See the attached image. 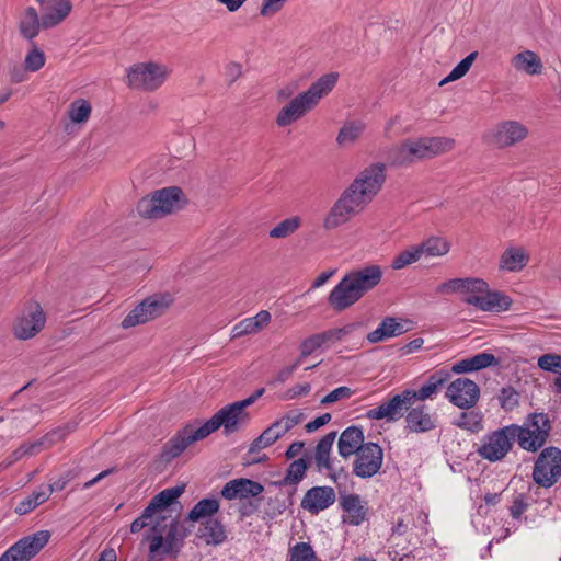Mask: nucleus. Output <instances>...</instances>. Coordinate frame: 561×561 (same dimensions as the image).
<instances>
[{
	"instance_id": "nucleus-30",
	"label": "nucleus",
	"mask_w": 561,
	"mask_h": 561,
	"mask_svg": "<svg viewBox=\"0 0 561 561\" xmlns=\"http://www.w3.org/2000/svg\"><path fill=\"white\" fill-rule=\"evenodd\" d=\"M529 262V254L523 248H507L500 257V270L507 272H519Z\"/></svg>"
},
{
	"instance_id": "nucleus-20",
	"label": "nucleus",
	"mask_w": 561,
	"mask_h": 561,
	"mask_svg": "<svg viewBox=\"0 0 561 561\" xmlns=\"http://www.w3.org/2000/svg\"><path fill=\"white\" fill-rule=\"evenodd\" d=\"M335 500L336 495L332 486H312L305 493L300 507L317 515L333 505Z\"/></svg>"
},
{
	"instance_id": "nucleus-8",
	"label": "nucleus",
	"mask_w": 561,
	"mask_h": 561,
	"mask_svg": "<svg viewBox=\"0 0 561 561\" xmlns=\"http://www.w3.org/2000/svg\"><path fill=\"white\" fill-rule=\"evenodd\" d=\"M170 70L165 65L139 62L127 69V85L146 92L157 91L167 80Z\"/></svg>"
},
{
	"instance_id": "nucleus-25",
	"label": "nucleus",
	"mask_w": 561,
	"mask_h": 561,
	"mask_svg": "<svg viewBox=\"0 0 561 561\" xmlns=\"http://www.w3.org/2000/svg\"><path fill=\"white\" fill-rule=\"evenodd\" d=\"M70 0H49L42 14L43 28H50L61 23L71 12Z\"/></svg>"
},
{
	"instance_id": "nucleus-55",
	"label": "nucleus",
	"mask_w": 561,
	"mask_h": 561,
	"mask_svg": "<svg viewBox=\"0 0 561 561\" xmlns=\"http://www.w3.org/2000/svg\"><path fill=\"white\" fill-rule=\"evenodd\" d=\"M465 285V278H451L439 284L435 291L437 295L461 294Z\"/></svg>"
},
{
	"instance_id": "nucleus-54",
	"label": "nucleus",
	"mask_w": 561,
	"mask_h": 561,
	"mask_svg": "<svg viewBox=\"0 0 561 561\" xmlns=\"http://www.w3.org/2000/svg\"><path fill=\"white\" fill-rule=\"evenodd\" d=\"M469 359L473 371L481 370L490 366H497L500 364L499 358H496L493 354L486 352L476 354L469 357Z\"/></svg>"
},
{
	"instance_id": "nucleus-3",
	"label": "nucleus",
	"mask_w": 561,
	"mask_h": 561,
	"mask_svg": "<svg viewBox=\"0 0 561 561\" xmlns=\"http://www.w3.org/2000/svg\"><path fill=\"white\" fill-rule=\"evenodd\" d=\"M450 377L449 370L439 369L432 374L419 390H404L393 396L389 401L368 410L366 417L369 420L387 419L388 421H397L403 416L404 411H408L416 400L424 401L436 396Z\"/></svg>"
},
{
	"instance_id": "nucleus-11",
	"label": "nucleus",
	"mask_w": 561,
	"mask_h": 561,
	"mask_svg": "<svg viewBox=\"0 0 561 561\" xmlns=\"http://www.w3.org/2000/svg\"><path fill=\"white\" fill-rule=\"evenodd\" d=\"M46 324V313L39 302L30 300L12 324V333L21 341L36 336Z\"/></svg>"
},
{
	"instance_id": "nucleus-63",
	"label": "nucleus",
	"mask_w": 561,
	"mask_h": 561,
	"mask_svg": "<svg viewBox=\"0 0 561 561\" xmlns=\"http://www.w3.org/2000/svg\"><path fill=\"white\" fill-rule=\"evenodd\" d=\"M528 504L525 502L524 496L519 495L514 501L510 508L513 518H519L527 510Z\"/></svg>"
},
{
	"instance_id": "nucleus-43",
	"label": "nucleus",
	"mask_w": 561,
	"mask_h": 561,
	"mask_svg": "<svg viewBox=\"0 0 561 561\" xmlns=\"http://www.w3.org/2000/svg\"><path fill=\"white\" fill-rule=\"evenodd\" d=\"M365 129V125L359 121L345 123L336 136L339 146H346L356 141Z\"/></svg>"
},
{
	"instance_id": "nucleus-12",
	"label": "nucleus",
	"mask_w": 561,
	"mask_h": 561,
	"mask_svg": "<svg viewBox=\"0 0 561 561\" xmlns=\"http://www.w3.org/2000/svg\"><path fill=\"white\" fill-rule=\"evenodd\" d=\"M561 477V450L546 447L539 454L533 468V480L542 488H551Z\"/></svg>"
},
{
	"instance_id": "nucleus-34",
	"label": "nucleus",
	"mask_w": 561,
	"mask_h": 561,
	"mask_svg": "<svg viewBox=\"0 0 561 561\" xmlns=\"http://www.w3.org/2000/svg\"><path fill=\"white\" fill-rule=\"evenodd\" d=\"M41 27L42 18L39 19L37 11L33 7L26 8L19 23L21 35L32 41L38 35Z\"/></svg>"
},
{
	"instance_id": "nucleus-59",
	"label": "nucleus",
	"mask_w": 561,
	"mask_h": 561,
	"mask_svg": "<svg viewBox=\"0 0 561 561\" xmlns=\"http://www.w3.org/2000/svg\"><path fill=\"white\" fill-rule=\"evenodd\" d=\"M286 0H263L260 14L262 16H271L280 11Z\"/></svg>"
},
{
	"instance_id": "nucleus-35",
	"label": "nucleus",
	"mask_w": 561,
	"mask_h": 561,
	"mask_svg": "<svg viewBox=\"0 0 561 561\" xmlns=\"http://www.w3.org/2000/svg\"><path fill=\"white\" fill-rule=\"evenodd\" d=\"M176 533L178 524L175 522H171L164 535L159 534L152 537L149 546L150 552L153 554L159 553L160 551L163 553L171 552L175 546Z\"/></svg>"
},
{
	"instance_id": "nucleus-64",
	"label": "nucleus",
	"mask_w": 561,
	"mask_h": 561,
	"mask_svg": "<svg viewBox=\"0 0 561 561\" xmlns=\"http://www.w3.org/2000/svg\"><path fill=\"white\" fill-rule=\"evenodd\" d=\"M330 420H331V414L324 413V414L316 417L313 421L308 422L305 425V430L308 433H312V432L317 431L318 428H320L321 426L328 424L330 422Z\"/></svg>"
},
{
	"instance_id": "nucleus-15",
	"label": "nucleus",
	"mask_w": 561,
	"mask_h": 561,
	"mask_svg": "<svg viewBox=\"0 0 561 561\" xmlns=\"http://www.w3.org/2000/svg\"><path fill=\"white\" fill-rule=\"evenodd\" d=\"M302 413L290 411L280 419L272 423L264 430L259 437H256L250 445L249 453H256L261 449L267 448L282 438L291 428L298 425L301 421Z\"/></svg>"
},
{
	"instance_id": "nucleus-14",
	"label": "nucleus",
	"mask_w": 561,
	"mask_h": 561,
	"mask_svg": "<svg viewBox=\"0 0 561 561\" xmlns=\"http://www.w3.org/2000/svg\"><path fill=\"white\" fill-rule=\"evenodd\" d=\"M352 473L360 479H369L377 474L383 463L382 448L373 442L366 443L354 454Z\"/></svg>"
},
{
	"instance_id": "nucleus-56",
	"label": "nucleus",
	"mask_w": 561,
	"mask_h": 561,
	"mask_svg": "<svg viewBox=\"0 0 561 561\" xmlns=\"http://www.w3.org/2000/svg\"><path fill=\"white\" fill-rule=\"evenodd\" d=\"M499 400L503 409L512 410L518 405V393L512 387L502 388Z\"/></svg>"
},
{
	"instance_id": "nucleus-24",
	"label": "nucleus",
	"mask_w": 561,
	"mask_h": 561,
	"mask_svg": "<svg viewBox=\"0 0 561 561\" xmlns=\"http://www.w3.org/2000/svg\"><path fill=\"white\" fill-rule=\"evenodd\" d=\"M365 436L363 428L356 425L346 427L337 440V450L342 458L347 459L356 454L364 443Z\"/></svg>"
},
{
	"instance_id": "nucleus-26",
	"label": "nucleus",
	"mask_w": 561,
	"mask_h": 561,
	"mask_svg": "<svg viewBox=\"0 0 561 561\" xmlns=\"http://www.w3.org/2000/svg\"><path fill=\"white\" fill-rule=\"evenodd\" d=\"M407 331L408 329L405 328L403 321H400L393 317H386L382 319L376 330L367 334V341L371 344H375L391 337L399 336Z\"/></svg>"
},
{
	"instance_id": "nucleus-29",
	"label": "nucleus",
	"mask_w": 561,
	"mask_h": 561,
	"mask_svg": "<svg viewBox=\"0 0 561 561\" xmlns=\"http://www.w3.org/2000/svg\"><path fill=\"white\" fill-rule=\"evenodd\" d=\"M407 428L412 433H424L435 428L433 416L420 405L408 411L405 415Z\"/></svg>"
},
{
	"instance_id": "nucleus-52",
	"label": "nucleus",
	"mask_w": 561,
	"mask_h": 561,
	"mask_svg": "<svg viewBox=\"0 0 561 561\" xmlns=\"http://www.w3.org/2000/svg\"><path fill=\"white\" fill-rule=\"evenodd\" d=\"M537 366L548 373H553L561 377V355L556 353H547L541 355L537 360Z\"/></svg>"
},
{
	"instance_id": "nucleus-21",
	"label": "nucleus",
	"mask_w": 561,
	"mask_h": 561,
	"mask_svg": "<svg viewBox=\"0 0 561 561\" xmlns=\"http://www.w3.org/2000/svg\"><path fill=\"white\" fill-rule=\"evenodd\" d=\"M339 502L345 513L343 515V523L359 526L367 519L369 508L358 494H341Z\"/></svg>"
},
{
	"instance_id": "nucleus-42",
	"label": "nucleus",
	"mask_w": 561,
	"mask_h": 561,
	"mask_svg": "<svg viewBox=\"0 0 561 561\" xmlns=\"http://www.w3.org/2000/svg\"><path fill=\"white\" fill-rule=\"evenodd\" d=\"M301 225L302 219L299 216L286 218L270 230L268 237L272 239H285L294 234Z\"/></svg>"
},
{
	"instance_id": "nucleus-9",
	"label": "nucleus",
	"mask_w": 561,
	"mask_h": 561,
	"mask_svg": "<svg viewBox=\"0 0 561 561\" xmlns=\"http://www.w3.org/2000/svg\"><path fill=\"white\" fill-rule=\"evenodd\" d=\"M169 294H154L139 302L122 321L124 329L145 324L163 316L172 305Z\"/></svg>"
},
{
	"instance_id": "nucleus-32",
	"label": "nucleus",
	"mask_w": 561,
	"mask_h": 561,
	"mask_svg": "<svg viewBox=\"0 0 561 561\" xmlns=\"http://www.w3.org/2000/svg\"><path fill=\"white\" fill-rule=\"evenodd\" d=\"M185 491V485L168 488L154 495L147 505V512L152 514L162 511L174 503Z\"/></svg>"
},
{
	"instance_id": "nucleus-51",
	"label": "nucleus",
	"mask_w": 561,
	"mask_h": 561,
	"mask_svg": "<svg viewBox=\"0 0 561 561\" xmlns=\"http://www.w3.org/2000/svg\"><path fill=\"white\" fill-rule=\"evenodd\" d=\"M289 561H318V558L309 543L298 542L289 549Z\"/></svg>"
},
{
	"instance_id": "nucleus-58",
	"label": "nucleus",
	"mask_w": 561,
	"mask_h": 561,
	"mask_svg": "<svg viewBox=\"0 0 561 561\" xmlns=\"http://www.w3.org/2000/svg\"><path fill=\"white\" fill-rule=\"evenodd\" d=\"M321 343L317 334L306 337L300 344V359L308 357L314 351L321 348Z\"/></svg>"
},
{
	"instance_id": "nucleus-10",
	"label": "nucleus",
	"mask_w": 561,
	"mask_h": 561,
	"mask_svg": "<svg viewBox=\"0 0 561 561\" xmlns=\"http://www.w3.org/2000/svg\"><path fill=\"white\" fill-rule=\"evenodd\" d=\"M510 425L485 434L477 448V454L490 462L502 461L514 446Z\"/></svg>"
},
{
	"instance_id": "nucleus-28",
	"label": "nucleus",
	"mask_w": 561,
	"mask_h": 561,
	"mask_svg": "<svg viewBox=\"0 0 561 561\" xmlns=\"http://www.w3.org/2000/svg\"><path fill=\"white\" fill-rule=\"evenodd\" d=\"M339 79L337 72H329L321 76L316 82H313L309 89L302 94L314 107L319 101L333 90Z\"/></svg>"
},
{
	"instance_id": "nucleus-45",
	"label": "nucleus",
	"mask_w": 561,
	"mask_h": 561,
	"mask_svg": "<svg viewBox=\"0 0 561 561\" xmlns=\"http://www.w3.org/2000/svg\"><path fill=\"white\" fill-rule=\"evenodd\" d=\"M359 324L348 323L342 328L330 329L320 333H317L321 346H330L342 341L346 335L351 334Z\"/></svg>"
},
{
	"instance_id": "nucleus-47",
	"label": "nucleus",
	"mask_w": 561,
	"mask_h": 561,
	"mask_svg": "<svg viewBox=\"0 0 561 561\" xmlns=\"http://www.w3.org/2000/svg\"><path fill=\"white\" fill-rule=\"evenodd\" d=\"M36 453H38V449L35 442L23 443L5 457V459L0 463V467L2 469H7L21 460L23 457L33 456Z\"/></svg>"
},
{
	"instance_id": "nucleus-50",
	"label": "nucleus",
	"mask_w": 561,
	"mask_h": 561,
	"mask_svg": "<svg viewBox=\"0 0 561 561\" xmlns=\"http://www.w3.org/2000/svg\"><path fill=\"white\" fill-rule=\"evenodd\" d=\"M477 57L478 51L470 53L460 62H458L456 67H454L449 75L439 82V85H444L447 82L462 78L469 71Z\"/></svg>"
},
{
	"instance_id": "nucleus-27",
	"label": "nucleus",
	"mask_w": 561,
	"mask_h": 561,
	"mask_svg": "<svg viewBox=\"0 0 561 561\" xmlns=\"http://www.w3.org/2000/svg\"><path fill=\"white\" fill-rule=\"evenodd\" d=\"M271 319L272 316L267 310H261L254 317L238 322L232 329V337L259 333L271 322Z\"/></svg>"
},
{
	"instance_id": "nucleus-38",
	"label": "nucleus",
	"mask_w": 561,
	"mask_h": 561,
	"mask_svg": "<svg viewBox=\"0 0 561 561\" xmlns=\"http://www.w3.org/2000/svg\"><path fill=\"white\" fill-rule=\"evenodd\" d=\"M388 542V554L392 561H403L404 559H409L412 553L410 547H414L416 545V540H414V537H411V535L403 537L400 536L397 539L389 537Z\"/></svg>"
},
{
	"instance_id": "nucleus-19",
	"label": "nucleus",
	"mask_w": 561,
	"mask_h": 561,
	"mask_svg": "<svg viewBox=\"0 0 561 561\" xmlns=\"http://www.w3.org/2000/svg\"><path fill=\"white\" fill-rule=\"evenodd\" d=\"M345 275L364 297L380 284L383 272L377 264H366L347 272Z\"/></svg>"
},
{
	"instance_id": "nucleus-4",
	"label": "nucleus",
	"mask_w": 561,
	"mask_h": 561,
	"mask_svg": "<svg viewBox=\"0 0 561 561\" xmlns=\"http://www.w3.org/2000/svg\"><path fill=\"white\" fill-rule=\"evenodd\" d=\"M454 147L455 140L448 137L407 139L389 150L388 159L392 165H409L448 152Z\"/></svg>"
},
{
	"instance_id": "nucleus-36",
	"label": "nucleus",
	"mask_w": 561,
	"mask_h": 561,
	"mask_svg": "<svg viewBox=\"0 0 561 561\" xmlns=\"http://www.w3.org/2000/svg\"><path fill=\"white\" fill-rule=\"evenodd\" d=\"M417 248L422 257H437L449 252L450 243L442 237L432 236L417 243Z\"/></svg>"
},
{
	"instance_id": "nucleus-33",
	"label": "nucleus",
	"mask_w": 561,
	"mask_h": 561,
	"mask_svg": "<svg viewBox=\"0 0 561 561\" xmlns=\"http://www.w3.org/2000/svg\"><path fill=\"white\" fill-rule=\"evenodd\" d=\"M512 66L527 75H539L542 72V62L538 55L531 50H524L515 55L512 59Z\"/></svg>"
},
{
	"instance_id": "nucleus-2",
	"label": "nucleus",
	"mask_w": 561,
	"mask_h": 561,
	"mask_svg": "<svg viewBox=\"0 0 561 561\" xmlns=\"http://www.w3.org/2000/svg\"><path fill=\"white\" fill-rule=\"evenodd\" d=\"M251 401L240 400L227 404L198 427L193 423L185 425L163 445L161 459L167 462L175 459L190 445L208 437L221 426L227 435L238 432L250 421V414L245 409L251 405Z\"/></svg>"
},
{
	"instance_id": "nucleus-13",
	"label": "nucleus",
	"mask_w": 561,
	"mask_h": 561,
	"mask_svg": "<svg viewBox=\"0 0 561 561\" xmlns=\"http://www.w3.org/2000/svg\"><path fill=\"white\" fill-rule=\"evenodd\" d=\"M49 539L48 530L25 536L2 553L0 561H30L48 543Z\"/></svg>"
},
{
	"instance_id": "nucleus-1",
	"label": "nucleus",
	"mask_w": 561,
	"mask_h": 561,
	"mask_svg": "<svg viewBox=\"0 0 561 561\" xmlns=\"http://www.w3.org/2000/svg\"><path fill=\"white\" fill-rule=\"evenodd\" d=\"M385 181L383 163H373L360 171L324 216L323 229L327 231L337 229L360 214L379 193Z\"/></svg>"
},
{
	"instance_id": "nucleus-7",
	"label": "nucleus",
	"mask_w": 561,
	"mask_h": 561,
	"mask_svg": "<svg viewBox=\"0 0 561 561\" xmlns=\"http://www.w3.org/2000/svg\"><path fill=\"white\" fill-rule=\"evenodd\" d=\"M184 204L183 191L178 186H170L142 197L137 204V213L142 218L159 219L181 209Z\"/></svg>"
},
{
	"instance_id": "nucleus-31",
	"label": "nucleus",
	"mask_w": 561,
	"mask_h": 561,
	"mask_svg": "<svg viewBox=\"0 0 561 561\" xmlns=\"http://www.w3.org/2000/svg\"><path fill=\"white\" fill-rule=\"evenodd\" d=\"M336 438V432L325 434L317 444L314 449V462L318 471L332 470V461L330 458L333 443Z\"/></svg>"
},
{
	"instance_id": "nucleus-18",
	"label": "nucleus",
	"mask_w": 561,
	"mask_h": 561,
	"mask_svg": "<svg viewBox=\"0 0 561 561\" xmlns=\"http://www.w3.org/2000/svg\"><path fill=\"white\" fill-rule=\"evenodd\" d=\"M363 298L346 275L332 288L328 295V305L335 312H343Z\"/></svg>"
},
{
	"instance_id": "nucleus-48",
	"label": "nucleus",
	"mask_w": 561,
	"mask_h": 561,
	"mask_svg": "<svg viewBox=\"0 0 561 561\" xmlns=\"http://www.w3.org/2000/svg\"><path fill=\"white\" fill-rule=\"evenodd\" d=\"M91 112L90 103L87 100L79 99L69 105L68 115L71 122L81 124L90 118Z\"/></svg>"
},
{
	"instance_id": "nucleus-57",
	"label": "nucleus",
	"mask_w": 561,
	"mask_h": 561,
	"mask_svg": "<svg viewBox=\"0 0 561 561\" xmlns=\"http://www.w3.org/2000/svg\"><path fill=\"white\" fill-rule=\"evenodd\" d=\"M353 394V390L346 386H341L332 390L322 398L321 404H330L339 400L348 399Z\"/></svg>"
},
{
	"instance_id": "nucleus-37",
	"label": "nucleus",
	"mask_w": 561,
	"mask_h": 561,
	"mask_svg": "<svg viewBox=\"0 0 561 561\" xmlns=\"http://www.w3.org/2000/svg\"><path fill=\"white\" fill-rule=\"evenodd\" d=\"M308 469V460L305 458H299L294 460L287 468L285 477L276 482L279 486L293 485L294 490L290 493L293 495L296 492L297 484L304 480L306 477V471Z\"/></svg>"
},
{
	"instance_id": "nucleus-61",
	"label": "nucleus",
	"mask_w": 561,
	"mask_h": 561,
	"mask_svg": "<svg viewBox=\"0 0 561 561\" xmlns=\"http://www.w3.org/2000/svg\"><path fill=\"white\" fill-rule=\"evenodd\" d=\"M300 363H301V359L298 358L293 365H289V366H286V367L282 368L278 371V374L275 376V378L272 381V383H283L286 380H288L291 377V375L294 374V371L298 368Z\"/></svg>"
},
{
	"instance_id": "nucleus-23",
	"label": "nucleus",
	"mask_w": 561,
	"mask_h": 561,
	"mask_svg": "<svg viewBox=\"0 0 561 561\" xmlns=\"http://www.w3.org/2000/svg\"><path fill=\"white\" fill-rule=\"evenodd\" d=\"M312 108V104L302 93H300L296 98H294L288 104L280 108L276 117V124L279 127L289 126L294 122L305 116L306 113H308Z\"/></svg>"
},
{
	"instance_id": "nucleus-17",
	"label": "nucleus",
	"mask_w": 561,
	"mask_h": 561,
	"mask_svg": "<svg viewBox=\"0 0 561 561\" xmlns=\"http://www.w3.org/2000/svg\"><path fill=\"white\" fill-rule=\"evenodd\" d=\"M528 136L527 127L517 121H504L490 131V142L503 149L523 141Z\"/></svg>"
},
{
	"instance_id": "nucleus-62",
	"label": "nucleus",
	"mask_w": 561,
	"mask_h": 561,
	"mask_svg": "<svg viewBox=\"0 0 561 561\" xmlns=\"http://www.w3.org/2000/svg\"><path fill=\"white\" fill-rule=\"evenodd\" d=\"M152 515L153 514L151 512H147V507H146L144 510L141 516L136 518L130 524V531L133 534L139 533L142 528H145L149 524V519H151Z\"/></svg>"
},
{
	"instance_id": "nucleus-22",
	"label": "nucleus",
	"mask_w": 561,
	"mask_h": 561,
	"mask_svg": "<svg viewBox=\"0 0 561 561\" xmlns=\"http://www.w3.org/2000/svg\"><path fill=\"white\" fill-rule=\"evenodd\" d=\"M264 488L261 483L247 479L239 478L227 482L220 494L226 500H244L250 496H257L263 492Z\"/></svg>"
},
{
	"instance_id": "nucleus-49",
	"label": "nucleus",
	"mask_w": 561,
	"mask_h": 561,
	"mask_svg": "<svg viewBox=\"0 0 561 561\" xmlns=\"http://www.w3.org/2000/svg\"><path fill=\"white\" fill-rule=\"evenodd\" d=\"M455 425L471 432H478L482 428V414L476 411L461 412L455 421Z\"/></svg>"
},
{
	"instance_id": "nucleus-16",
	"label": "nucleus",
	"mask_w": 561,
	"mask_h": 561,
	"mask_svg": "<svg viewBox=\"0 0 561 561\" xmlns=\"http://www.w3.org/2000/svg\"><path fill=\"white\" fill-rule=\"evenodd\" d=\"M445 397L455 407L469 410L479 401L480 388L473 380L461 377L448 385Z\"/></svg>"
},
{
	"instance_id": "nucleus-40",
	"label": "nucleus",
	"mask_w": 561,
	"mask_h": 561,
	"mask_svg": "<svg viewBox=\"0 0 561 561\" xmlns=\"http://www.w3.org/2000/svg\"><path fill=\"white\" fill-rule=\"evenodd\" d=\"M201 537L205 538L207 543L219 545L226 539V531L222 524L215 518H208L203 528L199 529Z\"/></svg>"
},
{
	"instance_id": "nucleus-5",
	"label": "nucleus",
	"mask_w": 561,
	"mask_h": 561,
	"mask_svg": "<svg viewBox=\"0 0 561 561\" xmlns=\"http://www.w3.org/2000/svg\"><path fill=\"white\" fill-rule=\"evenodd\" d=\"M510 427L519 448L529 453H537L546 445L552 424L548 414L534 412L526 416L522 425L510 424Z\"/></svg>"
},
{
	"instance_id": "nucleus-60",
	"label": "nucleus",
	"mask_w": 561,
	"mask_h": 561,
	"mask_svg": "<svg viewBox=\"0 0 561 561\" xmlns=\"http://www.w3.org/2000/svg\"><path fill=\"white\" fill-rule=\"evenodd\" d=\"M72 478H73L72 472L68 471L64 476H61L58 480L50 483L49 485L43 486V489H44V491H48L49 496H50L53 492L64 490Z\"/></svg>"
},
{
	"instance_id": "nucleus-6",
	"label": "nucleus",
	"mask_w": 561,
	"mask_h": 561,
	"mask_svg": "<svg viewBox=\"0 0 561 561\" xmlns=\"http://www.w3.org/2000/svg\"><path fill=\"white\" fill-rule=\"evenodd\" d=\"M462 301L486 312H501L510 309L512 299L497 290H490L489 284L478 277H465L461 291Z\"/></svg>"
},
{
	"instance_id": "nucleus-44",
	"label": "nucleus",
	"mask_w": 561,
	"mask_h": 561,
	"mask_svg": "<svg viewBox=\"0 0 561 561\" xmlns=\"http://www.w3.org/2000/svg\"><path fill=\"white\" fill-rule=\"evenodd\" d=\"M49 499L48 491H44L43 486L35 490L30 496L22 500L14 508L19 515H25L36 508L38 505L45 503Z\"/></svg>"
},
{
	"instance_id": "nucleus-41",
	"label": "nucleus",
	"mask_w": 561,
	"mask_h": 561,
	"mask_svg": "<svg viewBox=\"0 0 561 561\" xmlns=\"http://www.w3.org/2000/svg\"><path fill=\"white\" fill-rule=\"evenodd\" d=\"M219 510V502L216 499H203L198 501L187 515L191 522H197L202 518L209 517L216 514Z\"/></svg>"
},
{
	"instance_id": "nucleus-39",
	"label": "nucleus",
	"mask_w": 561,
	"mask_h": 561,
	"mask_svg": "<svg viewBox=\"0 0 561 561\" xmlns=\"http://www.w3.org/2000/svg\"><path fill=\"white\" fill-rule=\"evenodd\" d=\"M76 427L77 423L69 422L49 431L39 439L34 440L38 451L42 449L50 448L55 444L62 442L70 433L76 430Z\"/></svg>"
},
{
	"instance_id": "nucleus-53",
	"label": "nucleus",
	"mask_w": 561,
	"mask_h": 561,
	"mask_svg": "<svg viewBox=\"0 0 561 561\" xmlns=\"http://www.w3.org/2000/svg\"><path fill=\"white\" fill-rule=\"evenodd\" d=\"M45 61L44 51L32 42V49L27 53L24 60L25 69L32 72L38 71L44 67Z\"/></svg>"
},
{
	"instance_id": "nucleus-46",
	"label": "nucleus",
	"mask_w": 561,
	"mask_h": 561,
	"mask_svg": "<svg viewBox=\"0 0 561 561\" xmlns=\"http://www.w3.org/2000/svg\"><path fill=\"white\" fill-rule=\"evenodd\" d=\"M422 259L417 244H412L400 251L391 261L393 270H402Z\"/></svg>"
}]
</instances>
